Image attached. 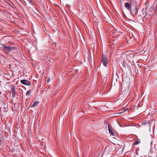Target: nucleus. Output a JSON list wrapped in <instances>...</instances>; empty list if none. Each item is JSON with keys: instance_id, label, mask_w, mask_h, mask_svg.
Returning <instances> with one entry per match:
<instances>
[{"instance_id": "1", "label": "nucleus", "mask_w": 157, "mask_h": 157, "mask_svg": "<svg viewBox=\"0 0 157 157\" xmlns=\"http://www.w3.org/2000/svg\"><path fill=\"white\" fill-rule=\"evenodd\" d=\"M1 45L2 46V48L6 52H9L14 48V47H13L6 46L4 44H1Z\"/></svg>"}, {"instance_id": "2", "label": "nucleus", "mask_w": 157, "mask_h": 157, "mask_svg": "<svg viewBox=\"0 0 157 157\" xmlns=\"http://www.w3.org/2000/svg\"><path fill=\"white\" fill-rule=\"evenodd\" d=\"M101 62L105 67H107L108 64V59L107 57L106 56H102Z\"/></svg>"}, {"instance_id": "3", "label": "nucleus", "mask_w": 157, "mask_h": 157, "mask_svg": "<svg viewBox=\"0 0 157 157\" xmlns=\"http://www.w3.org/2000/svg\"><path fill=\"white\" fill-rule=\"evenodd\" d=\"M21 83L24 85L30 86L31 85L30 82L27 80L23 79L20 81Z\"/></svg>"}, {"instance_id": "4", "label": "nucleus", "mask_w": 157, "mask_h": 157, "mask_svg": "<svg viewBox=\"0 0 157 157\" xmlns=\"http://www.w3.org/2000/svg\"><path fill=\"white\" fill-rule=\"evenodd\" d=\"M125 8L129 11H131L132 9L131 4L128 2H126L125 3Z\"/></svg>"}, {"instance_id": "5", "label": "nucleus", "mask_w": 157, "mask_h": 157, "mask_svg": "<svg viewBox=\"0 0 157 157\" xmlns=\"http://www.w3.org/2000/svg\"><path fill=\"white\" fill-rule=\"evenodd\" d=\"M142 124L144 125H147L148 126H151L150 122L149 120H146L142 121Z\"/></svg>"}, {"instance_id": "6", "label": "nucleus", "mask_w": 157, "mask_h": 157, "mask_svg": "<svg viewBox=\"0 0 157 157\" xmlns=\"http://www.w3.org/2000/svg\"><path fill=\"white\" fill-rule=\"evenodd\" d=\"M154 11V10L152 8H150L149 10V12H148V13H146V15H147V14L151 15V14L153 13Z\"/></svg>"}, {"instance_id": "7", "label": "nucleus", "mask_w": 157, "mask_h": 157, "mask_svg": "<svg viewBox=\"0 0 157 157\" xmlns=\"http://www.w3.org/2000/svg\"><path fill=\"white\" fill-rule=\"evenodd\" d=\"M108 129L109 133L112 136H114V133L113 132V131L110 128V127L109 126L108 127Z\"/></svg>"}, {"instance_id": "8", "label": "nucleus", "mask_w": 157, "mask_h": 157, "mask_svg": "<svg viewBox=\"0 0 157 157\" xmlns=\"http://www.w3.org/2000/svg\"><path fill=\"white\" fill-rule=\"evenodd\" d=\"M128 109H123L122 110L123 111L122 112H119V114H124V112L126 111Z\"/></svg>"}, {"instance_id": "9", "label": "nucleus", "mask_w": 157, "mask_h": 157, "mask_svg": "<svg viewBox=\"0 0 157 157\" xmlns=\"http://www.w3.org/2000/svg\"><path fill=\"white\" fill-rule=\"evenodd\" d=\"M39 102L38 101H36L35 102H34L33 103V107H35L37 106V105L38 104Z\"/></svg>"}, {"instance_id": "10", "label": "nucleus", "mask_w": 157, "mask_h": 157, "mask_svg": "<svg viewBox=\"0 0 157 157\" xmlns=\"http://www.w3.org/2000/svg\"><path fill=\"white\" fill-rule=\"evenodd\" d=\"M27 2L29 3L30 4L32 5H33V3L32 0H27Z\"/></svg>"}, {"instance_id": "11", "label": "nucleus", "mask_w": 157, "mask_h": 157, "mask_svg": "<svg viewBox=\"0 0 157 157\" xmlns=\"http://www.w3.org/2000/svg\"><path fill=\"white\" fill-rule=\"evenodd\" d=\"M31 90H28L26 93V95H29L31 93Z\"/></svg>"}, {"instance_id": "12", "label": "nucleus", "mask_w": 157, "mask_h": 157, "mask_svg": "<svg viewBox=\"0 0 157 157\" xmlns=\"http://www.w3.org/2000/svg\"><path fill=\"white\" fill-rule=\"evenodd\" d=\"M11 93L13 92H15L14 87H13L11 88Z\"/></svg>"}, {"instance_id": "13", "label": "nucleus", "mask_w": 157, "mask_h": 157, "mask_svg": "<svg viewBox=\"0 0 157 157\" xmlns=\"http://www.w3.org/2000/svg\"><path fill=\"white\" fill-rule=\"evenodd\" d=\"M12 94V97L13 98H14L15 96V93L16 92H13L11 93Z\"/></svg>"}, {"instance_id": "14", "label": "nucleus", "mask_w": 157, "mask_h": 157, "mask_svg": "<svg viewBox=\"0 0 157 157\" xmlns=\"http://www.w3.org/2000/svg\"><path fill=\"white\" fill-rule=\"evenodd\" d=\"M140 142L138 140H136L134 142V144L135 145H137Z\"/></svg>"}, {"instance_id": "15", "label": "nucleus", "mask_w": 157, "mask_h": 157, "mask_svg": "<svg viewBox=\"0 0 157 157\" xmlns=\"http://www.w3.org/2000/svg\"><path fill=\"white\" fill-rule=\"evenodd\" d=\"M120 2L121 3V6H122V2L121 0H120Z\"/></svg>"}, {"instance_id": "16", "label": "nucleus", "mask_w": 157, "mask_h": 157, "mask_svg": "<svg viewBox=\"0 0 157 157\" xmlns=\"http://www.w3.org/2000/svg\"><path fill=\"white\" fill-rule=\"evenodd\" d=\"M49 79H48V80L47 81V82H49Z\"/></svg>"}, {"instance_id": "17", "label": "nucleus", "mask_w": 157, "mask_h": 157, "mask_svg": "<svg viewBox=\"0 0 157 157\" xmlns=\"http://www.w3.org/2000/svg\"><path fill=\"white\" fill-rule=\"evenodd\" d=\"M24 1V2L26 4V3L25 2V1Z\"/></svg>"}, {"instance_id": "18", "label": "nucleus", "mask_w": 157, "mask_h": 157, "mask_svg": "<svg viewBox=\"0 0 157 157\" xmlns=\"http://www.w3.org/2000/svg\"><path fill=\"white\" fill-rule=\"evenodd\" d=\"M143 10H144V9H143L142 10V11H143Z\"/></svg>"}, {"instance_id": "19", "label": "nucleus", "mask_w": 157, "mask_h": 157, "mask_svg": "<svg viewBox=\"0 0 157 157\" xmlns=\"http://www.w3.org/2000/svg\"><path fill=\"white\" fill-rule=\"evenodd\" d=\"M146 10H147V7H146Z\"/></svg>"}, {"instance_id": "20", "label": "nucleus", "mask_w": 157, "mask_h": 157, "mask_svg": "<svg viewBox=\"0 0 157 157\" xmlns=\"http://www.w3.org/2000/svg\"><path fill=\"white\" fill-rule=\"evenodd\" d=\"M123 94H124V91H123Z\"/></svg>"}, {"instance_id": "21", "label": "nucleus", "mask_w": 157, "mask_h": 157, "mask_svg": "<svg viewBox=\"0 0 157 157\" xmlns=\"http://www.w3.org/2000/svg\"><path fill=\"white\" fill-rule=\"evenodd\" d=\"M156 7H157V5H156Z\"/></svg>"}, {"instance_id": "22", "label": "nucleus", "mask_w": 157, "mask_h": 157, "mask_svg": "<svg viewBox=\"0 0 157 157\" xmlns=\"http://www.w3.org/2000/svg\"><path fill=\"white\" fill-rule=\"evenodd\" d=\"M129 84V83H128V85Z\"/></svg>"}]
</instances>
